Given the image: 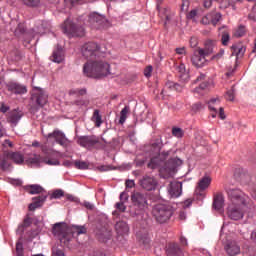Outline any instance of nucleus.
<instances>
[{"mask_svg": "<svg viewBox=\"0 0 256 256\" xmlns=\"http://www.w3.org/2000/svg\"><path fill=\"white\" fill-rule=\"evenodd\" d=\"M16 255L23 256V244L21 242L16 244Z\"/></svg>", "mask_w": 256, "mask_h": 256, "instance_id": "55", "label": "nucleus"}, {"mask_svg": "<svg viewBox=\"0 0 256 256\" xmlns=\"http://www.w3.org/2000/svg\"><path fill=\"white\" fill-rule=\"evenodd\" d=\"M167 89H170L171 91H182L183 87H181V85H179L178 83L168 81L166 82L165 87L161 92V95H166Z\"/></svg>", "mask_w": 256, "mask_h": 256, "instance_id": "28", "label": "nucleus"}, {"mask_svg": "<svg viewBox=\"0 0 256 256\" xmlns=\"http://www.w3.org/2000/svg\"><path fill=\"white\" fill-rule=\"evenodd\" d=\"M132 205L139 209L140 211H145L148 207L147 194L142 192H133L131 195Z\"/></svg>", "mask_w": 256, "mask_h": 256, "instance_id": "8", "label": "nucleus"}, {"mask_svg": "<svg viewBox=\"0 0 256 256\" xmlns=\"http://www.w3.org/2000/svg\"><path fill=\"white\" fill-rule=\"evenodd\" d=\"M92 121L95 123V127H101L103 124V117L99 113V110H94L93 115H92Z\"/></svg>", "mask_w": 256, "mask_h": 256, "instance_id": "35", "label": "nucleus"}, {"mask_svg": "<svg viewBox=\"0 0 256 256\" xmlns=\"http://www.w3.org/2000/svg\"><path fill=\"white\" fill-rule=\"evenodd\" d=\"M167 256H183V250L179 247L177 243H170L166 248Z\"/></svg>", "mask_w": 256, "mask_h": 256, "instance_id": "22", "label": "nucleus"}, {"mask_svg": "<svg viewBox=\"0 0 256 256\" xmlns=\"http://www.w3.org/2000/svg\"><path fill=\"white\" fill-rule=\"evenodd\" d=\"M64 196H65V192L61 189H57L51 194L50 199H61V197H64Z\"/></svg>", "mask_w": 256, "mask_h": 256, "instance_id": "41", "label": "nucleus"}, {"mask_svg": "<svg viewBox=\"0 0 256 256\" xmlns=\"http://www.w3.org/2000/svg\"><path fill=\"white\" fill-rule=\"evenodd\" d=\"M23 117V112L19 110H12L7 117L8 123H11L14 127H16L17 123L21 121V118Z\"/></svg>", "mask_w": 256, "mask_h": 256, "instance_id": "23", "label": "nucleus"}, {"mask_svg": "<svg viewBox=\"0 0 256 256\" xmlns=\"http://www.w3.org/2000/svg\"><path fill=\"white\" fill-rule=\"evenodd\" d=\"M152 215L157 223L163 225L173 217V207L168 204H156L152 209Z\"/></svg>", "mask_w": 256, "mask_h": 256, "instance_id": "3", "label": "nucleus"}, {"mask_svg": "<svg viewBox=\"0 0 256 256\" xmlns=\"http://www.w3.org/2000/svg\"><path fill=\"white\" fill-rule=\"evenodd\" d=\"M245 33H247V29L245 28V26L240 25L238 29L235 31L234 35L235 37H243Z\"/></svg>", "mask_w": 256, "mask_h": 256, "instance_id": "43", "label": "nucleus"}, {"mask_svg": "<svg viewBox=\"0 0 256 256\" xmlns=\"http://www.w3.org/2000/svg\"><path fill=\"white\" fill-rule=\"evenodd\" d=\"M74 233L77 235H85L87 233V228L85 226H73Z\"/></svg>", "mask_w": 256, "mask_h": 256, "instance_id": "44", "label": "nucleus"}, {"mask_svg": "<svg viewBox=\"0 0 256 256\" xmlns=\"http://www.w3.org/2000/svg\"><path fill=\"white\" fill-rule=\"evenodd\" d=\"M78 145L80 147H84L85 149H88V151H91V149H99L100 141L99 137L95 135L91 136H80L77 141Z\"/></svg>", "mask_w": 256, "mask_h": 256, "instance_id": "7", "label": "nucleus"}, {"mask_svg": "<svg viewBox=\"0 0 256 256\" xmlns=\"http://www.w3.org/2000/svg\"><path fill=\"white\" fill-rule=\"evenodd\" d=\"M225 99L226 101L235 100V86H232L231 89L226 92Z\"/></svg>", "mask_w": 256, "mask_h": 256, "instance_id": "39", "label": "nucleus"}, {"mask_svg": "<svg viewBox=\"0 0 256 256\" xmlns=\"http://www.w3.org/2000/svg\"><path fill=\"white\" fill-rule=\"evenodd\" d=\"M202 25H210L211 23V14H207L201 20Z\"/></svg>", "mask_w": 256, "mask_h": 256, "instance_id": "56", "label": "nucleus"}, {"mask_svg": "<svg viewBox=\"0 0 256 256\" xmlns=\"http://www.w3.org/2000/svg\"><path fill=\"white\" fill-rule=\"evenodd\" d=\"M163 13H164L165 19H166L164 22V25H167L169 23V21H171V14L169 13V8H164Z\"/></svg>", "mask_w": 256, "mask_h": 256, "instance_id": "54", "label": "nucleus"}, {"mask_svg": "<svg viewBox=\"0 0 256 256\" xmlns=\"http://www.w3.org/2000/svg\"><path fill=\"white\" fill-rule=\"evenodd\" d=\"M33 223V218L29 217V215H27L24 220H23V223L20 224L18 226V230L17 231H20V233H24V229H27V227H31Z\"/></svg>", "mask_w": 256, "mask_h": 256, "instance_id": "33", "label": "nucleus"}, {"mask_svg": "<svg viewBox=\"0 0 256 256\" xmlns=\"http://www.w3.org/2000/svg\"><path fill=\"white\" fill-rule=\"evenodd\" d=\"M224 205H225V198L223 197V194H217L214 197V201H213L214 209L216 211H221Z\"/></svg>", "mask_w": 256, "mask_h": 256, "instance_id": "27", "label": "nucleus"}, {"mask_svg": "<svg viewBox=\"0 0 256 256\" xmlns=\"http://www.w3.org/2000/svg\"><path fill=\"white\" fill-rule=\"evenodd\" d=\"M209 87V83L207 82H202L199 87L194 89V93H201V91H205Z\"/></svg>", "mask_w": 256, "mask_h": 256, "instance_id": "51", "label": "nucleus"}, {"mask_svg": "<svg viewBox=\"0 0 256 256\" xmlns=\"http://www.w3.org/2000/svg\"><path fill=\"white\" fill-rule=\"evenodd\" d=\"M197 45H199V41L197 40V37H191L190 38V47H192V49H195V47H197Z\"/></svg>", "mask_w": 256, "mask_h": 256, "instance_id": "59", "label": "nucleus"}, {"mask_svg": "<svg viewBox=\"0 0 256 256\" xmlns=\"http://www.w3.org/2000/svg\"><path fill=\"white\" fill-rule=\"evenodd\" d=\"M42 163H45L46 165H61L59 160H47L43 159Z\"/></svg>", "mask_w": 256, "mask_h": 256, "instance_id": "57", "label": "nucleus"}, {"mask_svg": "<svg viewBox=\"0 0 256 256\" xmlns=\"http://www.w3.org/2000/svg\"><path fill=\"white\" fill-rule=\"evenodd\" d=\"M8 159V153L0 154V169H2V171H7V169L11 167V164L9 163Z\"/></svg>", "mask_w": 256, "mask_h": 256, "instance_id": "32", "label": "nucleus"}, {"mask_svg": "<svg viewBox=\"0 0 256 256\" xmlns=\"http://www.w3.org/2000/svg\"><path fill=\"white\" fill-rule=\"evenodd\" d=\"M157 185H159V182L153 176H143V178L140 179V186L145 191H155Z\"/></svg>", "mask_w": 256, "mask_h": 256, "instance_id": "16", "label": "nucleus"}, {"mask_svg": "<svg viewBox=\"0 0 256 256\" xmlns=\"http://www.w3.org/2000/svg\"><path fill=\"white\" fill-rule=\"evenodd\" d=\"M205 106H203V103L196 102L192 105L191 109L194 113H198V111H201V109H204Z\"/></svg>", "mask_w": 256, "mask_h": 256, "instance_id": "50", "label": "nucleus"}, {"mask_svg": "<svg viewBox=\"0 0 256 256\" xmlns=\"http://www.w3.org/2000/svg\"><path fill=\"white\" fill-rule=\"evenodd\" d=\"M25 32V25L18 23L17 28L15 29L14 33L15 35H21Z\"/></svg>", "mask_w": 256, "mask_h": 256, "instance_id": "52", "label": "nucleus"}, {"mask_svg": "<svg viewBox=\"0 0 256 256\" xmlns=\"http://www.w3.org/2000/svg\"><path fill=\"white\" fill-rule=\"evenodd\" d=\"M225 55V50L224 49H220V51L212 56V61H219V59H222V57Z\"/></svg>", "mask_w": 256, "mask_h": 256, "instance_id": "53", "label": "nucleus"}, {"mask_svg": "<svg viewBox=\"0 0 256 256\" xmlns=\"http://www.w3.org/2000/svg\"><path fill=\"white\" fill-rule=\"evenodd\" d=\"M8 158L14 161L16 165H21L25 161V157L19 152H8Z\"/></svg>", "mask_w": 256, "mask_h": 256, "instance_id": "29", "label": "nucleus"}, {"mask_svg": "<svg viewBox=\"0 0 256 256\" xmlns=\"http://www.w3.org/2000/svg\"><path fill=\"white\" fill-rule=\"evenodd\" d=\"M120 201L127 203L129 201V194L127 192H121Z\"/></svg>", "mask_w": 256, "mask_h": 256, "instance_id": "58", "label": "nucleus"}, {"mask_svg": "<svg viewBox=\"0 0 256 256\" xmlns=\"http://www.w3.org/2000/svg\"><path fill=\"white\" fill-rule=\"evenodd\" d=\"M189 0H183L181 4L182 11H187L189 9Z\"/></svg>", "mask_w": 256, "mask_h": 256, "instance_id": "62", "label": "nucleus"}, {"mask_svg": "<svg viewBox=\"0 0 256 256\" xmlns=\"http://www.w3.org/2000/svg\"><path fill=\"white\" fill-rule=\"evenodd\" d=\"M100 171H113V169H115V168H113V166H111V165H104V166H100Z\"/></svg>", "mask_w": 256, "mask_h": 256, "instance_id": "63", "label": "nucleus"}, {"mask_svg": "<svg viewBox=\"0 0 256 256\" xmlns=\"http://www.w3.org/2000/svg\"><path fill=\"white\" fill-rule=\"evenodd\" d=\"M171 150L162 151L158 156L151 158L148 163L149 169H157L160 167L159 173L162 179H169L171 173L175 171V168L182 165L183 161L179 158H170Z\"/></svg>", "mask_w": 256, "mask_h": 256, "instance_id": "1", "label": "nucleus"}, {"mask_svg": "<svg viewBox=\"0 0 256 256\" xmlns=\"http://www.w3.org/2000/svg\"><path fill=\"white\" fill-rule=\"evenodd\" d=\"M177 71H178L179 77H180V79H182V81H189V73H187V69L185 68V64H180L177 67Z\"/></svg>", "mask_w": 256, "mask_h": 256, "instance_id": "34", "label": "nucleus"}, {"mask_svg": "<svg viewBox=\"0 0 256 256\" xmlns=\"http://www.w3.org/2000/svg\"><path fill=\"white\" fill-rule=\"evenodd\" d=\"M81 52L85 59H95L101 53V47L95 42H87L82 46Z\"/></svg>", "mask_w": 256, "mask_h": 256, "instance_id": "6", "label": "nucleus"}, {"mask_svg": "<svg viewBox=\"0 0 256 256\" xmlns=\"http://www.w3.org/2000/svg\"><path fill=\"white\" fill-rule=\"evenodd\" d=\"M7 89L10 93H14V95H25L27 93V86L18 82H9Z\"/></svg>", "mask_w": 256, "mask_h": 256, "instance_id": "18", "label": "nucleus"}, {"mask_svg": "<svg viewBox=\"0 0 256 256\" xmlns=\"http://www.w3.org/2000/svg\"><path fill=\"white\" fill-rule=\"evenodd\" d=\"M69 95H87V88H74L69 91Z\"/></svg>", "mask_w": 256, "mask_h": 256, "instance_id": "38", "label": "nucleus"}, {"mask_svg": "<svg viewBox=\"0 0 256 256\" xmlns=\"http://www.w3.org/2000/svg\"><path fill=\"white\" fill-rule=\"evenodd\" d=\"M89 23L94 29H101L107 23V18L97 12H93L89 15Z\"/></svg>", "mask_w": 256, "mask_h": 256, "instance_id": "15", "label": "nucleus"}, {"mask_svg": "<svg viewBox=\"0 0 256 256\" xmlns=\"http://www.w3.org/2000/svg\"><path fill=\"white\" fill-rule=\"evenodd\" d=\"M193 205V200L187 199L183 202V209H189Z\"/></svg>", "mask_w": 256, "mask_h": 256, "instance_id": "61", "label": "nucleus"}, {"mask_svg": "<svg viewBox=\"0 0 256 256\" xmlns=\"http://www.w3.org/2000/svg\"><path fill=\"white\" fill-rule=\"evenodd\" d=\"M197 16V10H191L188 14V19H195V17Z\"/></svg>", "mask_w": 256, "mask_h": 256, "instance_id": "64", "label": "nucleus"}, {"mask_svg": "<svg viewBox=\"0 0 256 256\" xmlns=\"http://www.w3.org/2000/svg\"><path fill=\"white\" fill-rule=\"evenodd\" d=\"M151 73H153V66H148L144 70L145 77H150Z\"/></svg>", "mask_w": 256, "mask_h": 256, "instance_id": "60", "label": "nucleus"}, {"mask_svg": "<svg viewBox=\"0 0 256 256\" xmlns=\"http://www.w3.org/2000/svg\"><path fill=\"white\" fill-rule=\"evenodd\" d=\"M29 163L32 165H39V163H43V158H41V156L35 155L34 157L29 158Z\"/></svg>", "mask_w": 256, "mask_h": 256, "instance_id": "46", "label": "nucleus"}, {"mask_svg": "<svg viewBox=\"0 0 256 256\" xmlns=\"http://www.w3.org/2000/svg\"><path fill=\"white\" fill-rule=\"evenodd\" d=\"M74 166L76 167V169H89V164L85 161L76 160L74 162Z\"/></svg>", "mask_w": 256, "mask_h": 256, "instance_id": "42", "label": "nucleus"}, {"mask_svg": "<svg viewBox=\"0 0 256 256\" xmlns=\"http://www.w3.org/2000/svg\"><path fill=\"white\" fill-rule=\"evenodd\" d=\"M116 233L118 235H127L129 233V225L125 221H119L115 225Z\"/></svg>", "mask_w": 256, "mask_h": 256, "instance_id": "25", "label": "nucleus"}, {"mask_svg": "<svg viewBox=\"0 0 256 256\" xmlns=\"http://www.w3.org/2000/svg\"><path fill=\"white\" fill-rule=\"evenodd\" d=\"M168 193L171 199H177L178 197H181L183 193V183L171 182L168 186Z\"/></svg>", "mask_w": 256, "mask_h": 256, "instance_id": "17", "label": "nucleus"}, {"mask_svg": "<svg viewBox=\"0 0 256 256\" xmlns=\"http://www.w3.org/2000/svg\"><path fill=\"white\" fill-rule=\"evenodd\" d=\"M221 13H216L214 15H211V23L214 25V27L221 21Z\"/></svg>", "mask_w": 256, "mask_h": 256, "instance_id": "45", "label": "nucleus"}, {"mask_svg": "<svg viewBox=\"0 0 256 256\" xmlns=\"http://www.w3.org/2000/svg\"><path fill=\"white\" fill-rule=\"evenodd\" d=\"M209 185H211V177L204 176L202 177L197 184L195 194L199 195L200 197H203L202 191H205L206 189H209Z\"/></svg>", "mask_w": 256, "mask_h": 256, "instance_id": "19", "label": "nucleus"}, {"mask_svg": "<svg viewBox=\"0 0 256 256\" xmlns=\"http://www.w3.org/2000/svg\"><path fill=\"white\" fill-rule=\"evenodd\" d=\"M62 30L68 37H83L85 35V28L83 26H76L69 19L62 25Z\"/></svg>", "mask_w": 256, "mask_h": 256, "instance_id": "4", "label": "nucleus"}, {"mask_svg": "<svg viewBox=\"0 0 256 256\" xmlns=\"http://www.w3.org/2000/svg\"><path fill=\"white\" fill-rule=\"evenodd\" d=\"M23 5L26 7H39L41 5V0H20Z\"/></svg>", "mask_w": 256, "mask_h": 256, "instance_id": "37", "label": "nucleus"}, {"mask_svg": "<svg viewBox=\"0 0 256 256\" xmlns=\"http://www.w3.org/2000/svg\"><path fill=\"white\" fill-rule=\"evenodd\" d=\"M26 191H28V193H30V195H39V194L43 193V191H45V189H43V187H41V185L32 184V185L26 186Z\"/></svg>", "mask_w": 256, "mask_h": 256, "instance_id": "31", "label": "nucleus"}, {"mask_svg": "<svg viewBox=\"0 0 256 256\" xmlns=\"http://www.w3.org/2000/svg\"><path fill=\"white\" fill-rule=\"evenodd\" d=\"M228 197L230 198V204L245 205V193L239 189H229Z\"/></svg>", "mask_w": 256, "mask_h": 256, "instance_id": "14", "label": "nucleus"}, {"mask_svg": "<svg viewBox=\"0 0 256 256\" xmlns=\"http://www.w3.org/2000/svg\"><path fill=\"white\" fill-rule=\"evenodd\" d=\"M33 203H31L28 207L29 211H35V209H39V207H43V203H45V201H47V194L45 195H41L38 197H34L33 199Z\"/></svg>", "mask_w": 256, "mask_h": 256, "instance_id": "24", "label": "nucleus"}, {"mask_svg": "<svg viewBox=\"0 0 256 256\" xmlns=\"http://www.w3.org/2000/svg\"><path fill=\"white\" fill-rule=\"evenodd\" d=\"M52 233L63 245H68L69 241H71V234L67 233V227L63 226L61 223L54 224Z\"/></svg>", "mask_w": 256, "mask_h": 256, "instance_id": "5", "label": "nucleus"}, {"mask_svg": "<svg viewBox=\"0 0 256 256\" xmlns=\"http://www.w3.org/2000/svg\"><path fill=\"white\" fill-rule=\"evenodd\" d=\"M34 89L35 92L32 94V101H35V103L38 104L39 107H45V105H47L49 95H47V92H45V90L39 87H36Z\"/></svg>", "mask_w": 256, "mask_h": 256, "instance_id": "12", "label": "nucleus"}, {"mask_svg": "<svg viewBox=\"0 0 256 256\" xmlns=\"http://www.w3.org/2000/svg\"><path fill=\"white\" fill-rule=\"evenodd\" d=\"M191 63L194 65V67H197V69H201L205 67V65L209 64V60H207L206 55L201 54L200 50L197 49L191 56Z\"/></svg>", "mask_w": 256, "mask_h": 256, "instance_id": "13", "label": "nucleus"}, {"mask_svg": "<svg viewBox=\"0 0 256 256\" xmlns=\"http://www.w3.org/2000/svg\"><path fill=\"white\" fill-rule=\"evenodd\" d=\"M219 31H222L221 43L224 47L229 45V41L231 40V36L229 35V31H227V26H222L219 28Z\"/></svg>", "mask_w": 256, "mask_h": 256, "instance_id": "30", "label": "nucleus"}, {"mask_svg": "<svg viewBox=\"0 0 256 256\" xmlns=\"http://www.w3.org/2000/svg\"><path fill=\"white\" fill-rule=\"evenodd\" d=\"M52 256H65V251L61 248L53 247Z\"/></svg>", "mask_w": 256, "mask_h": 256, "instance_id": "49", "label": "nucleus"}, {"mask_svg": "<svg viewBox=\"0 0 256 256\" xmlns=\"http://www.w3.org/2000/svg\"><path fill=\"white\" fill-rule=\"evenodd\" d=\"M115 208L121 213H125L127 211V206H125V202L121 201L115 204Z\"/></svg>", "mask_w": 256, "mask_h": 256, "instance_id": "47", "label": "nucleus"}, {"mask_svg": "<svg viewBox=\"0 0 256 256\" xmlns=\"http://www.w3.org/2000/svg\"><path fill=\"white\" fill-rule=\"evenodd\" d=\"M217 45V42L215 40H206L204 44V48H198L200 50L201 55H205L206 57H209V55H213V51Z\"/></svg>", "mask_w": 256, "mask_h": 256, "instance_id": "20", "label": "nucleus"}, {"mask_svg": "<svg viewBox=\"0 0 256 256\" xmlns=\"http://www.w3.org/2000/svg\"><path fill=\"white\" fill-rule=\"evenodd\" d=\"M51 61L54 63H63V48L61 46H57V48L53 51Z\"/></svg>", "mask_w": 256, "mask_h": 256, "instance_id": "26", "label": "nucleus"}, {"mask_svg": "<svg viewBox=\"0 0 256 256\" xmlns=\"http://www.w3.org/2000/svg\"><path fill=\"white\" fill-rule=\"evenodd\" d=\"M243 207H245V204H229L227 208V215L229 219H232L233 221L243 219Z\"/></svg>", "mask_w": 256, "mask_h": 256, "instance_id": "10", "label": "nucleus"}, {"mask_svg": "<svg viewBox=\"0 0 256 256\" xmlns=\"http://www.w3.org/2000/svg\"><path fill=\"white\" fill-rule=\"evenodd\" d=\"M172 135L178 139H181L183 135H185V132H183V129L181 128L174 127L172 128Z\"/></svg>", "mask_w": 256, "mask_h": 256, "instance_id": "40", "label": "nucleus"}, {"mask_svg": "<svg viewBox=\"0 0 256 256\" xmlns=\"http://www.w3.org/2000/svg\"><path fill=\"white\" fill-rule=\"evenodd\" d=\"M83 75L91 79H103L111 75V65L103 60L87 62L83 66Z\"/></svg>", "mask_w": 256, "mask_h": 256, "instance_id": "2", "label": "nucleus"}, {"mask_svg": "<svg viewBox=\"0 0 256 256\" xmlns=\"http://www.w3.org/2000/svg\"><path fill=\"white\" fill-rule=\"evenodd\" d=\"M51 137L55 139L58 145H61V147H64V149H67V147L71 145V140H69L65 135V133H63L61 130H54L52 133H49L47 135L48 139H51Z\"/></svg>", "mask_w": 256, "mask_h": 256, "instance_id": "11", "label": "nucleus"}, {"mask_svg": "<svg viewBox=\"0 0 256 256\" xmlns=\"http://www.w3.org/2000/svg\"><path fill=\"white\" fill-rule=\"evenodd\" d=\"M224 249L227 255L229 256H236L239 255V253H241V247L235 241L228 242L225 245Z\"/></svg>", "mask_w": 256, "mask_h": 256, "instance_id": "21", "label": "nucleus"}, {"mask_svg": "<svg viewBox=\"0 0 256 256\" xmlns=\"http://www.w3.org/2000/svg\"><path fill=\"white\" fill-rule=\"evenodd\" d=\"M130 107L129 106H125L121 112H120V119H119V124L123 125L125 123V121H127V115L129 114L130 111Z\"/></svg>", "mask_w": 256, "mask_h": 256, "instance_id": "36", "label": "nucleus"}, {"mask_svg": "<svg viewBox=\"0 0 256 256\" xmlns=\"http://www.w3.org/2000/svg\"><path fill=\"white\" fill-rule=\"evenodd\" d=\"M73 105L77 107H87L89 105V100L79 99L73 102Z\"/></svg>", "mask_w": 256, "mask_h": 256, "instance_id": "48", "label": "nucleus"}, {"mask_svg": "<svg viewBox=\"0 0 256 256\" xmlns=\"http://www.w3.org/2000/svg\"><path fill=\"white\" fill-rule=\"evenodd\" d=\"M221 105V100L219 98H212L208 102V107L211 112V117L215 119L217 117V113L219 115V118L222 120L227 119V116L225 115V110L223 107H219ZM217 109H219V112H217Z\"/></svg>", "mask_w": 256, "mask_h": 256, "instance_id": "9", "label": "nucleus"}]
</instances>
